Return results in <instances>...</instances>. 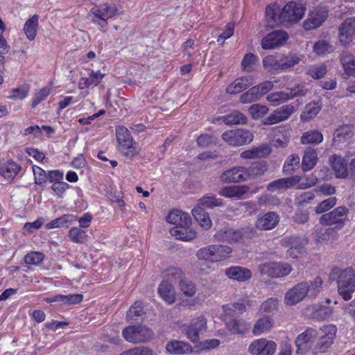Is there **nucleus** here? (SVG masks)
Segmentation results:
<instances>
[{
	"mask_svg": "<svg viewBox=\"0 0 355 355\" xmlns=\"http://www.w3.org/2000/svg\"><path fill=\"white\" fill-rule=\"evenodd\" d=\"M248 111L252 118L254 120H257L259 119L263 118L265 115H266L269 111V109L266 105L253 104L249 107Z\"/></svg>",
	"mask_w": 355,
	"mask_h": 355,
	"instance_id": "864d4df0",
	"label": "nucleus"
},
{
	"mask_svg": "<svg viewBox=\"0 0 355 355\" xmlns=\"http://www.w3.org/2000/svg\"><path fill=\"white\" fill-rule=\"evenodd\" d=\"M123 338L133 343L148 341L153 336V331L146 326H129L122 332Z\"/></svg>",
	"mask_w": 355,
	"mask_h": 355,
	"instance_id": "423d86ee",
	"label": "nucleus"
},
{
	"mask_svg": "<svg viewBox=\"0 0 355 355\" xmlns=\"http://www.w3.org/2000/svg\"><path fill=\"white\" fill-rule=\"evenodd\" d=\"M288 35L286 31L277 30L266 35L261 40L263 49H272L283 45L288 40Z\"/></svg>",
	"mask_w": 355,
	"mask_h": 355,
	"instance_id": "dca6fc26",
	"label": "nucleus"
},
{
	"mask_svg": "<svg viewBox=\"0 0 355 355\" xmlns=\"http://www.w3.org/2000/svg\"><path fill=\"white\" fill-rule=\"evenodd\" d=\"M44 258L43 253L40 252H31L26 254L24 257V261L27 264L31 265H39L40 264Z\"/></svg>",
	"mask_w": 355,
	"mask_h": 355,
	"instance_id": "e2e57ef3",
	"label": "nucleus"
},
{
	"mask_svg": "<svg viewBox=\"0 0 355 355\" xmlns=\"http://www.w3.org/2000/svg\"><path fill=\"white\" fill-rule=\"evenodd\" d=\"M225 274L230 279L236 280L239 282L249 281L252 276L250 269L241 266H231L225 270Z\"/></svg>",
	"mask_w": 355,
	"mask_h": 355,
	"instance_id": "5701e85b",
	"label": "nucleus"
},
{
	"mask_svg": "<svg viewBox=\"0 0 355 355\" xmlns=\"http://www.w3.org/2000/svg\"><path fill=\"white\" fill-rule=\"evenodd\" d=\"M295 108L292 105H286L275 110L270 116L262 121L263 125H272L284 121L289 118L294 112Z\"/></svg>",
	"mask_w": 355,
	"mask_h": 355,
	"instance_id": "f3484780",
	"label": "nucleus"
},
{
	"mask_svg": "<svg viewBox=\"0 0 355 355\" xmlns=\"http://www.w3.org/2000/svg\"><path fill=\"white\" fill-rule=\"evenodd\" d=\"M300 180L301 178L297 175L278 179L268 184L267 190L270 192L286 190L300 183Z\"/></svg>",
	"mask_w": 355,
	"mask_h": 355,
	"instance_id": "4be33fe9",
	"label": "nucleus"
},
{
	"mask_svg": "<svg viewBox=\"0 0 355 355\" xmlns=\"http://www.w3.org/2000/svg\"><path fill=\"white\" fill-rule=\"evenodd\" d=\"M35 183L37 185L42 186L46 182L48 176L45 171L41 167L34 165L33 166Z\"/></svg>",
	"mask_w": 355,
	"mask_h": 355,
	"instance_id": "0e129e2a",
	"label": "nucleus"
},
{
	"mask_svg": "<svg viewBox=\"0 0 355 355\" xmlns=\"http://www.w3.org/2000/svg\"><path fill=\"white\" fill-rule=\"evenodd\" d=\"M219 120L227 125H244L247 123V117L241 112L234 110L230 114L222 116Z\"/></svg>",
	"mask_w": 355,
	"mask_h": 355,
	"instance_id": "2f4dec72",
	"label": "nucleus"
},
{
	"mask_svg": "<svg viewBox=\"0 0 355 355\" xmlns=\"http://www.w3.org/2000/svg\"><path fill=\"white\" fill-rule=\"evenodd\" d=\"M256 158H263L269 155L271 153L270 145L263 144L260 146L253 147Z\"/></svg>",
	"mask_w": 355,
	"mask_h": 355,
	"instance_id": "774afa93",
	"label": "nucleus"
},
{
	"mask_svg": "<svg viewBox=\"0 0 355 355\" xmlns=\"http://www.w3.org/2000/svg\"><path fill=\"white\" fill-rule=\"evenodd\" d=\"M51 89L48 87H45L42 88L39 92L35 94L34 97L33 98V101L31 103V107L33 108H35L37 105H39L41 102L44 101L46 97L50 94Z\"/></svg>",
	"mask_w": 355,
	"mask_h": 355,
	"instance_id": "680f3d73",
	"label": "nucleus"
},
{
	"mask_svg": "<svg viewBox=\"0 0 355 355\" xmlns=\"http://www.w3.org/2000/svg\"><path fill=\"white\" fill-rule=\"evenodd\" d=\"M305 10V7L300 3L295 1L287 3L281 10L284 26H288L291 24L297 23L301 20Z\"/></svg>",
	"mask_w": 355,
	"mask_h": 355,
	"instance_id": "39448f33",
	"label": "nucleus"
},
{
	"mask_svg": "<svg viewBox=\"0 0 355 355\" xmlns=\"http://www.w3.org/2000/svg\"><path fill=\"white\" fill-rule=\"evenodd\" d=\"M329 278L337 281L338 292L345 300L352 298V294L355 291V271L353 268H334L329 273Z\"/></svg>",
	"mask_w": 355,
	"mask_h": 355,
	"instance_id": "f257e3e1",
	"label": "nucleus"
},
{
	"mask_svg": "<svg viewBox=\"0 0 355 355\" xmlns=\"http://www.w3.org/2000/svg\"><path fill=\"white\" fill-rule=\"evenodd\" d=\"M116 136L120 147L131 146L132 137L130 131L125 126H119L116 129Z\"/></svg>",
	"mask_w": 355,
	"mask_h": 355,
	"instance_id": "ea45409f",
	"label": "nucleus"
},
{
	"mask_svg": "<svg viewBox=\"0 0 355 355\" xmlns=\"http://www.w3.org/2000/svg\"><path fill=\"white\" fill-rule=\"evenodd\" d=\"M292 270L287 263L267 262L259 266L261 275H267L272 278H280L287 276Z\"/></svg>",
	"mask_w": 355,
	"mask_h": 355,
	"instance_id": "6e6552de",
	"label": "nucleus"
},
{
	"mask_svg": "<svg viewBox=\"0 0 355 355\" xmlns=\"http://www.w3.org/2000/svg\"><path fill=\"white\" fill-rule=\"evenodd\" d=\"M144 314V309L141 302H135L130 306L126 314V319L128 321H136L138 318L142 317Z\"/></svg>",
	"mask_w": 355,
	"mask_h": 355,
	"instance_id": "603ef678",
	"label": "nucleus"
},
{
	"mask_svg": "<svg viewBox=\"0 0 355 355\" xmlns=\"http://www.w3.org/2000/svg\"><path fill=\"white\" fill-rule=\"evenodd\" d=\"M245 233L244 229L234 230L225 227L218 231L214 236L218 241L238 242L242 239Z\"/></svg>",
	"mask_w": 355,
	"mask_h": 355,
	"instance_id": "412c9836",
	"label": "nucleus"
},
{
	"mask_svg": "<svg viewBox=\"0 0 355 355\" xmlns=\"http://www.w3.org/2000/svg\"><path fill=\"white\" fill-rule=\"evenodd\" d=\"M340 60L345 73L348 76H355V56L349 52L344 51Z\"/></svg>",
	"mask_w": 355,
	"mask_h": 355,
	"instance_id": "7c9ffc66",
	"label": "nucleus"
},
{
	"mask_svg": "<svg viewBox=\"0 0 355 355\" xmlns=\"http://www.w3.org/2000/svg\"><path fill=\"white\" fill-rule=\"evenodd\" d=\"M212 245L200 248L197 251L196 257L199 259L214 262Z\"/></svg>",
	"mask_w": 355,
	"mask_h": 355,
	"instance_id": "69168bd1",
	"label": "nucleus"
},
{
	"mask_svg": "<svg viewBox=\"0 0 355 355\" xmlns=\"http://www.w3.org/2000/svg\"><path fill=\"white\" fill-rule=\"evenodd\" d=\"M283 245L289 248L286 252V255L292 258H297L301 254L307 243V240L300 236H291L285 237L283 240Z\"/></svg>",
	"mask_w": 355,
	"mask_h": 355,
	"instance_id": "2eb2a0df",
	"label": "nucleus"
},
{
	"mask_svg": "<svg viewBox=\"0 0 355 355\" xmlns=\"http://www.w3.org/2000/svg\"><path fill=\"white\" fill-rule=\"evenodd\" d=\"M310 310L311 311V318L318 321L327 320L333 313L331 307L318 304L311 306Z\"/></svg>",
	"mask_w": 355,
	"mask_h": 355,
	"instance_id": "c756f323",
	"label": "nucleus"
},
{
	"mask_svg": "<svg viewBox=\"0 0 355 355\" xmlns=\"http://www.w3.org/2000/svg\"><path fill=\"white\" fill-rule=\"evenodd\" d=\"M76 220V217L70 214H64L60 218H57L46 225V228L53 229L67 227L69 223H71Z\"/></svg>",
	"mask_w": 355,
	"mask_h": 355,
	"instance_id": "a18cd8bd",
	"label": "nucleus"
},
{
	"mask_svg": "<svg viewBox=\"0 0 355 355\" xmlns=\"http://www.w3.org/2000/svg\"><path fill=\"white\" fill-rule=\"evenodd\" d=\"M317 162V154L315 150L309 149L304 152L302 158V168L304 171L313 168Z\"/></svg>",
	"mask_w": 355,
	"mask_h": 355,
	"instance_id": "a19ab883",
	"label": "nucleus"
},
{
	"mask_svg": "<svg viewBox=\"0 0 355 355\" xmlns=\"http://www.w3.org/2000/svg\"><path fill=\"white\" fill-rule=\"evenodd\" d=\"M318 336V330L313 328H308L299 334L295 342L297 347V354L304 355L310 350L313 351V345Z\"/></svg>",
	"mask_w": 355,
	"mask_h": 355,
	"instance_id": "1a4fd4ad",
	"label": "nucleus"
},
{
	"mask_svg": "<svg viewBox=\"0 0 355 355\" xmlns=\"http://www.w3.org/2000/svg\"><path fill=\"white\" fill-rule=\"evenodd\" d=\"M266 26L270 28L284 25L282 11L280 12L277 4L268 5L266 8Z\"/></svg>",
	"mask_w": 355,
	"mask_h": 355,
	"instance_id": "b1692460",
	"label": "nucleus"
},
{
	"mask_svg": "<svg viewBox=\"0 0 355 355\" xmlns=\"http://www.w3.org/2000/svg\"><path fill=\"white\" fill-rule=\"evenodd\" d=\"M214 262L224 260L230 257L232 250L223 245H212Z\"/></svg>",
	"mask_w": 355,
	"mask_h": 355,
	"instance_id": "c03bdc74",
	"label": "nucleus"
},
{
	"mask_svg": "<svg viewBox=\"0 0 355 355\" xmlns=\"http://www.w3.org/2000/svg\"><path fill=\"white\" fill-rule=\"evenodd\" d=\"M355 36V17L345 19L338 26V37L343 45L350 43Z\"/></svg>",
	"mask_w": 355,
	"mask_h": 355,
	"instance_id": "4468645a",
	"label": "nucleus"
},
{
	"mask_svg": "<svg viewBox=\"0 0 355 355\" xmlns=\"http://www.w3.org/2000/svg\"><path fill=\"white\" fill-rule=\"evenodd\" d=\"M349 156L343 157L337 155H333L329 157V162L335 172V175L339 178H347L348 176V163Z\"/></svg>",
	"mask_w": 355,
	"mask_h": 355,
	"instance_id": "6ab92c4d",
	"label": "nucleus"
},
{
	"mask_svg": "<svg viewBox=\"0 0 355 355\" xmlns=\"http://www.w3.org/2000/svg\"><path fill=\"white\" fill-rule=\"evenodd\" d=\"M277 349V344L272 340L259 338L251 343L248 352L252 355H272Z\"/></svg>",
	"mask_w": 355,
	"mask_h": 355,
	"instance_id": "ddd939ff",
	"label": "nucleus"
},
{
	"mask_svg": "<svg viewBox=\"0 0 355 355\" xmlns=\"http://www.w3.org/2000/svg\"><path fill=\"white\" fill-rule=\"evenodd\" d=\"M222 139L231 146H240L252 141L254 135L248 130L239 128L225 132Z\"/></svg>",
	"mask_w": 355,
	"mask_h": 355,
	"instance_id": "0eeeda50",
	"label": "nucleus"
},
{
	"mask_svg": "<svg viewBox=\"0 0 355 355\" xmlns=\"http://www.w3.org/2000/svg\"><path fill=\"white\" fill-rule=\"evenodd\" d=\"M223 200L221 198H217L215 196L205 195L199 199L196 207H201L203 209H214L217 207H223Z\"/></svg>",
	"mask_w": 355,
	"mask_h": 355,
	"instance_id": "e433bc0d",
	"label": "nucleus"
},
{
	"mask_svg": "<svg viewBox=\"0 0 355 355\" xmlns=\"http://www.w3.org/2000/svg\"><path fill=\"white\" fill-rule=\"evenodd\" d=\"M327 73V67L324 64H315L308 67L306 74L315 80H319L324 77Z\"/></svg>",
	"mask_w": 355,
	"mask_h": 355,
	"instance_id": "79ce46f5",
	"label": "nucleus"
},
{
	"mask_svg": "<svg viewBox=\"0 0 355 355\" xmlns=\"http://www.w3.org/2000/svg\"><path fill=\"white\" fill-rule=\"evenodd\" d=\"M300 161V158L297 155L288 156L284 164L283 171L286 174H291L295 167L299 165Z\"/></svg>",
	"mask_w": 355,
	"mask_h": 355,
	"instance_id": "13d9d810",
	"label": "nucleus"
},
{
	"mask_svg": "<svg viewBox=\"0 0 355 355\" xmlns=\"http://www.w3.org/2000/svg\"><path fill=\"white\" fill-rule=\"evenodd\" d=\"M249 191V187L245 185L228 186L220 189L218 193L225 198H241Z\"/></svg>",
	"mask_w": 355,
	"mask_h": 355,
	"instance_id": "bb28decb",
	"label": "nucleus"
},
{
	"mask_svg": "<svg viewBox=\"0 0 355 355\" xmlns=\"http://www.w3.org/2000/svg\"><path fill=\"white\" fill-rule=\"evenodd\" d=\"M166 349L169 354L181 355L190 353L192 349L190 345L178 340H173L166 345Z\"/></svg>",
	"mask_w": 355,
	"mask_h": 355,
	"instance_id": "72a5a7b5",
	"label": "nucleus"
},
{
	"mask_svg": "<svg viewBox=\"0 0 355 355\" xmlns=\"http://www.w3.org/2000/svg\"><path fill=\"white\" fill-rule=\"evenodd\" d=\"M268 169L266 161H257L252 162L249 167H245L247 180L254 179L264 175Z\"/></svg>",
	"mask_w": 355,
	"mask_h": 355,
	"instance_id": "393cba45",
	"label": "nucleus"
},
{
	"mask_svg": "<svg viewBox=\"0 0 355 355\" xmlns=\"http://www.w3.org/2000/svg\"><path fill=\"white\" fill-rule=\"evenodd\" d=\"M318 331V340L313 348V353H324L328 350L334 343L337 327L334 324L324 325Z\"/></svg>",
	"mask_w": 355,
	"mask_h": 355,
	"instance_id": "20e7f679",
	"label": "nucleus"
},
{
	"mask_svg": "<svg viewBox=\"0 0 355 355\" xmlns=\"http://www.w3.org/2000/svg\"><path fill=\"white\" fill-rule=\"evenodd\" d=\"M306 282H301L289 289L285 294L284 303L293 306L302 301L307 295Z\"/></svg>",
	"mask_w": 355,
	"mask_h": 355,
	"instance_id": "f8f14e48",
	"label": "nucleus"
},
{
	"mask_svg": "<svg viewBox=\"0 0 355 355\" xmlns=\"http://www.w3.org/2000/svg\"><path fill=\"white\" fill-rule=\"evenodd\" d=\"M179 288L180 291L187 297H193L196 293V286L195 284L184 277L179 282Z\"/></svg>",
	"mask_w": 355,
	"mask_h": 355,
	"instance_id": "3c124183",
	"label": "nucleus"
},
{
	"mask_svg": "<svg viewBox=\"0 0 355 355\" xmlns=\"http://www.w3.org/2000/svg\"><path fill=\"white\" fill-rule=\"evenodd\" d=\"M207 329V320L204 316L200 315L193 318L189 325L182 327L184 332L187 338L193 343H197L200 340V334L205 331Z\"/></svg>",
	"mask_w": 355,
	"mask_h": 355,
	"instance_id": "9b49d317",
	"label": "nucleus"
},
{
	"mask_svg": "<svg viewBox=\"0 0 355 355\" xmlns=\"http://www.w3.org/2000/svg\"><path fill=\"white\" fill-rule=\"evenodd\" d=\"M184 273L182 270L176 267H171L164 271V280L168 282H180L181 279L184 278Z\"/></svg>",
	"mask_w": 355,
	"mask_h": 355,
	"instance_id": "49530a36",
	"label": "nucleus"
},
{
	"mask_svg": "<svg viewBox=\"0 0 355 355\" xmlns=\"http://www.w3.org/2000/svg\"><path fill=\"white\" fill-rule=\"evenodd\" d=\"M279 222V215L274 211L265 214H259L255 223V226L260 230H270L275 228Z\"/></svg>",
	"mask_w": 355,
	"mask_h": 355,
	"instance_id": "aec40b11",
	"label": "nucleus"
},
{
	"mask_svg": "<svg viewBox=\"0 0 355 355\" xmlns=\"http://www.w3.org/2000/svg\"><path fill=\"white\" fill-rule=\"evenodd\" d=\"M273 325V320L268 315L259 318L252 329V333L255 336H259L270 330Z\"/></svg>",
	"mask_w": 355,
	"mask_h": 355,
	"instance_id": "473e14b6",
	"label": "nucleus"
},
{
	"mask_svg": "<svg viewBox=\"0 0 355 355\" xmlns=\"http://www.w3.org/2000/svg\"><path fill=\"white\" fill-rule=\"evenodd\" d=\"M220 180L225 183H238L246 182L247 175L245 167L234 166L229 170L224 171L220 176Z\"/></svg>",
	"mask_w": 355,
	"mask_h": 355,
	"instance_id": "a211bd4d",
	"label": "nucleus"
},
{
	"mask_svg": "<svg viewBox=\"0 0 355 355\" xmlns=\"http://www.w3.org/2000/svg\"><path fill=\"white\" fill-rule=\"evenodd\" d=\"M158 293L160 297L168 304L175 302V292L171 282L163 279L159 285Z\"/></svg>",
	"mask_w": 355,
	"mask_h": 355,
	"instance_id": "cd10ccee",
	"label": "nucleus"
},
{
	"mask_svg": "<svg viewBox=\"0 0 355 355\" xmlns=\"http://www.w3.org/2000/svg\"><path fill=\"white\" fill-rule=\"evenodd\" d=\"M68 236L76 243H83L86 242L88 237L86 232L78 227L71 228L69 232Z\"/></svg>",
	"mask_w": 355,
	"mask_h": 355,
	"instance_id": "5fc2aeb1",
	"label": "nucleus"
},
{
	"mask_svg": "<svg viewBox=\"0 0 355 355\" xmlns=\"http://www.w3.org/2000/svg\"><path fill=\"white\" fill-rule=\"evenodd\" d=\"M322 284L323 281L319 276L314 278L310 283L306 282L307 288L309 289L307 291V295L309 297L315 298L321 291Z\"/></svg>",
	"mask_w": 355,
	"mask_h": 355,
	"instance_id": "8fccbe9b",
	"label": "nucleus"
},
{
	"mask_svg": "<svg viewBox=\"0 0 355 355\" xmlns=\"http://www.w3.org/2000/svg\"><path fill=\"white\" fill-rule=\"evenodd\" d=\"M329 10L324 6H318L310 10L308 17L303 22V27L306 31L320 27L327 19Z\"/></svg>",
	"mask_w": 355,
	"mask_h": 355,
	"instance_id": "9d476101",
	"label": "nucleus"
},
{
	"mask_svg": "<svg viewBox=\"0 0 355 355\" xmlns=\"http://www.w3.org/2000/svg\"><path fill=\"white\" fill-rule=\"evenodd\" d=\"M192 214L199 225L207 230L211 227V220L209 214L201 207H195L192 209Z\"/></svg>",
	"mask_w": 355,
	"mask_h": 355,
	"instance_id": "c9c22d12",
	"label": "nucleus"
},
{
	"mask_svg": "<svg viewBox=\"0 0 355 355\" xmlns=\"http://www.w3.org/2000/svg\"><path fill=\"white\" fill-rule=\"evenodd\" d=\"M90 12L94 15L92 22L99 26L103 32L106 31L107 20L120 14L117 6L108 3H101L93 7Z\"/></svg>",
	"mask_w": 355,
	"mask_h": 355,
	"instance_id": "f03ea898",
	"label": "nucleus"
},
{
	"mask_svg": "<svg viewBox=\"0 0 355 355\" xmlns=\"http://www.w3.org/2000/svg\"><path fill=\"white\" fill-rule=\"evenodd\" d=\"M278 300L276 297H270L263 302L259 308L261 313H270L277 311Z\"/></svg>",
	"mask_w": 355,
	"mask_h": 355,
	"instance_id": "6e6d98bb",
	"label": "nucleus"
},
{
	"mask_svg": "<svg viewBox=\"0 0 355 355\" xmlns=\"http://www.w3.org/2000/svg\"><path fill=\"white\" fill-rule=\"evenodd\" d=\"M323 140L322 134L318 130H309L304 132L301 137V143L302 144L316 145L321 143Z\"/></svg>",
	"mask_w": 355,
	"mask_h": 355,
	"instance_id": "58836bf2",
	"label": "nucleus"
},
{
	"mask_svg": "<svg viewBox=\"0 0 355 355\" xmlns=\"http://www.w3.org/2000/svg\"><path fill=\"white\" fill-rule=\"evenodd\" d=\"M320 110L321 106L318 102H311L306 105L300 118L305 121L311 120L316 116Z\"/></svg>",
	"mask_w": 355,
	"mask_h": 355,
	"instance_id": "37998d69",
	"label": "nucleus"
},
{
	"mask_svg": "<svg viewBox=\"0 0 355 355\" xmlns=\"http://www.w3.org/2000/svg\"><path fill=\"white\" fill-rule=\"evenodd\" d=\"M349 209L346 207L340 206L330 212L322 214L319 221L322 225H331L336 230H341L349 221Z\"/></svg>",
	"mask_w": 355,
	"mask_h": 355,
	"instance_id": "7ed1b4c3",
	"label": "nucleus"
},
{
	"mask_svg": "<svg viewBox=\"0 0 355 355\" xmlns=\"http://www.w3.org/2000/svg\"><path fill=\"white\" fill-rule=\"evenodd\" d=\"M352 135L351 127L347 125L342 126L334 132L333 141L334 143L346 141L352 137Z\"/></svg>",
	"mask_w": 355,
	"mask_h": 355,
	"instance_id": "09e8293b",
	"label": "nucleus"
},
{
	"mask_svg": "<svg viewBox=\"0 0 355 355\" xmlns=\"http://www.w3.org/2000/svg\"><path fill=\"white\" fill-rule=\"evenodd\" d=\"M315 198L312 191H305L296 197L295 203L299 206H304L311 202Z\"/></svg>",
	"mask_w": 355,
	"mask_h": 355,
	"instance_id": "338daca9",
	"label": "nucleus"
},
{
	"mask_svg": "<svg viewBox=\"0 0 355 355\" xmlns=\"http://www.w3.org/2000/svg\"><path fill=\"white\" fill-rule=\"evenodd\" d=\"M21 170V166L12 159L0 162V175L5 178L13 179Z\"/></svg>",
	"mask_w": 355,
	"mask_h": 355,
	"instance_id": "c85d7f7f",
	"label": "nucleus"
},
{
	"mask_svg": "<svg viewBox=\"0 0 355 355\" xmlns=\"http://www.w3.org/2000/svg\"><path fill=\"white\" fill-rule=\"evenodd\" d=\"M334 49L333 45L329 42L324 40H318L313 46V52L318 55L331 53L334 51Z\"/></svg>",
	"mask_w": 355,
	"mask_h": 355,
	"instance_id": "de8ad7c7",
	"label": "nucleus"
},
{
	"mask_svg": "<svg viewBox=\"0 0 355 355\" xmlns=\"http://www.w3.org/2000/svg\"><path fill=\"white\" fill-rule=\"evenodd\" d=\"M336 197H329L324 200L315 207V213L320 214L329 211L336 204Z\"/></svg>",
	"mask_w": 355,
	"mask_h": 355,
	"instance_id": "052dcab7",
	"label": "nucleus"
},
{
	"mask_svg": "<svg viewBox=\"0 0 355 355\" xmlns=\"http://www.w3.org/2000/svg\"><path fill=\"white\" fill-rule=\"evenodd\" d=\"M170 232L177 239L182 241H191L196 236V232L189 227H174L170 230Z\"/></svg>",
	"mask_w": 355,
	"mask_h": 355,
	"instance_id": "f704fd0d",
	"label": "nucleus"
},
{
	"mask_svg": "<svg viewBox=\"0 0 355 355\" xmlns=\"http://www.w3.org/2000/svg\"><path fill=\"white\" fill-rule=\"evenodd\" d=\"M39 16L34 15L28 19L24 26V32L29 40H33L35 38L38 28Z\"/></svg>",
	"mask_w": 355,
	"mask_h": 355,
	"instance_id": "4c0bfd02",
	"label": "nucleus"
},
{
	"mask_svg": "<svg viewBox=\"0 0 355 355\" xmlns=\"http://www.w3.org/2000/svg\"><path fill=\"white\" fill-rule=\"evenodd\" d=\"M301 60V58L296 55H288L283 56L279 60L280 69H284L293 67L298 64Z\"/></svg>",
	"mask_w": 355,
	"mask_h": 355,
	"instance_id": "bf43d9fd",
	"label": "nucleus"
},
{
	"mask_svg": "<svg viewBox=\"0 0 355 355\" xmlns=\"http://www.w3.org/2000/svg\"><path fill=\"white\" fill-rule=\"evenodd\" d=\"M228 331L235 334H245L248 332L250 324L243 319L233 318L225 321Z\"/></svg>",
	"mask_w": 355,
	"mask_h": 355,
	"instance_id": "a878e982",
	"label": "nucleus"
},
{
	"mask_svg": "<svg viewBox=\"0 0 355 355\" xmlns=\"http://www.w3.org/2000/svg\"><path fill=\"white\" fill-rule=\"evenodd\" d=\"M258 62V57L251 53L245 55L241 62V66L244 71L251 72L254 69V66Z\"/></svg>",
	"mask_w": 355,
	"mask_h": 355,
	"instance_id": "4d7b16f0",
	"label": "nucleus"
}]
</instances>
